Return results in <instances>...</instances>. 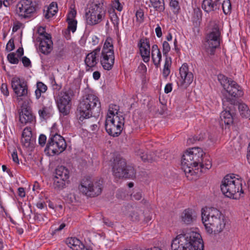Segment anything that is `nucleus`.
Returning a JSON list of instances; mask_svg holds the SVG:
<instances>
[{
	"mask_svg": "<svg viewBox=\"0 0 250 250\" xmlns=\"http://www.w3.org/2000/svg\"><path fill=\"white\" fill-rule=\"evenodd\" d=\"M66 244L73 250H83L84 245L75 237L68 238L65 240Z\"/></svg>",
	"mask_w": 250,
	"mask_h": 250,
	"instance_id": "nucleus-25",
	"label": "nucleus"
},
{
	"mask_svg": "<svg viewBox=\"0 0 250 250\" xmlns=\"http://www.w3.org/2000/svg\"><path fill=\"white\" fill-rule=\"evenodd\" d=\"M37 5L35 2L30 0H21L17 4V13L21 17L28 18L30 15L36 11Z\"/></svg>",
	"mask_w": 250,
	"mask_h": 250,
	"instance_id": "nucleus-13",
	"label": "nucleus"
},
{
	"mask_svg": "<svg viewBox=\"0 0 250 250\" xmlns=\"http://www.w3.org/2000/svg\"><path fill=\"white\" fill-rule=\"evenodd\" d=\"M111 20L115 26L116 30H118L119 18L116 14H113L111 17Z\"/></svg>",
	"mask_w": 250,
	"mask_h": 250,
	"instance_id": "nucleus-46",
	"label": "nucleus"
},
{
	"mask_svg": "<svg viewBox=\"0 0 250 250\" xmlns=\"http://www.w3.org/2000/svg\"><path fill=\"white\" fill-rule=\"evenodd\" d=\"M222 9L225 15L229 14L231 10V4L230 0H224L222 3Z\"/></svg>",
	"mask_w": 250,
	"mask_h": 250,
	"instance_id": "nucleus-37",
	"label": "nucleus"
},
{
	"mask_svg": "<svg viewBox=\"0 0 250 250\" xmlns=\"http://www.w3.org/2000/svg\"><path fill=\"white\" fill-rule=\"evenodd\" d=\"M21 61L23 65L25 67H28L31 65V62L27 57L25 56L22 57Z\"/></svg>",
	"mask_w": 250,
	"mask_h": 250,
	"instance_id": "nucleus-55",
	"label": "nucleus"
},
{
	"mask_svg": "<svg viewBox=\"0 0 250 250\" xmlns=\"http://www.w3.org/2000/svg\"><path fill=\"white\" fill-rule=\"evenodd\" d=\"M0 90L1 92L4 95L7 96L9 95V91L7 88V85L6 83H3L1 84L0 87Z\"/></svg>",
	"mask_w": 250,
	"mask_h": 250,
	"instance_id": "nucleus-51",
	"label": "nucleus"
},
{
	"mask_svg": "<svg viewBox=\"0 0 250 250\" xmlns=\"http://www.w3.org/2000/svg\"><path fill=\"white\" fill-rule=\"evenodd\" d=\"M79 189L87 196L91 197L97 196L102 193L103 181H91L90 177H84L79 187Z\"/></svg>",
	"mask_w": 250,
	"mask_h": 250,
	"instance_id": "nucleus-9",
	"label": "nucleus"
},
{
	"mask_svg": "<svg viewBox=\"0 0 250 250\" xmlns=\"http://www.w3.org/2000/svg\"><path fill=\"white\" fill-rule=\"evenodd\" d=\"M66 147L64 139L57 133L50 134V138L44 149V152L49 155H58Z\"/></svg>",
	"mask_w": 250,
	"mask_h": 250,
	"instance_id": "nucleus-10",
	"label": "nucleus"
},
{
	"mask_svg": "<svg viewBox=\"0 0 250 250\" xmlns=\"http://www.w3.org/2000/svg\"><path fill=\"white\" fill-rule=\"evenodd\" d=\"M73 95V91L69 88L65 91H62L56 100L57 107L59 111L65 116L70 112L71 104V97Z\"/></svg>",
	"mask_w": 250,
	"mask_h": 250,
	"instance_id": "nucleus-12",
	"label": "nucleus"
},
{
	"mask_svg": "<svg viewBox=\"0 0 250 250\" xmlns=\"http://www.w3.org/2000/svg\"><path fill=\"white\" fill-rule=\"evenodd\" d=\"M13 3V0H4L2 1L3 5L5 7L9 6Z\"/></svg>",
	"mask_w": 250,
	"mask_h": 250,
	"instance_id": "nucleus-63",
	"label": "nucleus"
},
{
	"mask_svg": "<svg viewBox=\"0 0 250 250\" xmlns=\"http://www.w3.org/2000/svg\"><path fill=\"white\" fill-rule=\"evenodd\" d=\"M8 61L12 64H17L19 62V59L15 57L14 53H10L7 55Z\"/></svg>",
	"mask_w": 250,
	"mask_h": 250,
	"instance_id": "nucleus-43",
	"label": "nucleus"
},
{
	"mask_svg": "<svg viewBox=\"0 0 250 250\" xmlns=\"http://www.w3.org/2000/svg\"><path fill=\"white\" fill-rule=\"evenodd\" d=\"M109 51L114 53L113 46L112 44V39L111 38H107L104 44L102 52H108Z\"/></svg>",
	"mask_w": 250,
	"mask_h": 250,
	"instance_id": "nucleus-35",
	"label": "nucleus"
},
{
	"mask_svg": "<svg viewBox=\"0 0 250 250\" xmlns=\"http://www.w3.org/2000/svg\"><path fill=\"white\" fill-rule=\"evenodd\" d=\"M151 57L154 64L157 67H158L160 64L162 58L161 52L159 51L157 53H153V54H151Z\"/></svg>",
	"mask_w": 250,
	"mask_h": 250,
	"instance_id": "nucleus-38",
	"label": "nucleus"
},
{
	"mask_svg": "<svg viewBox=\"0 0 250 250\" xmlns=\"http://www.w3.org/2000/svg\"><path fill=\"white\" fill-rule=\"evenodd\" d=\"M76 14V13L75 11H71L69 13V15H71L72 19H70V18H67V21L68 24L67 29L68 30L72 31V32H74L76 31L77 28V21L73 19V18L75 17Z\"/></svg>",
	"mask_w": 250,
	"mask_h": 250,
	"instance_id": "nucleus-31",
	"label": "nucleus"
},
{
	"mask_svg": "<svg viewBox=\"0 0 250 250\" xmlns=\"http://www.w3.org/2000/svg\"><path fill=\"white\" fill-rule=\"evenodd\" d=\"M115 61L114 53L110 51L102 52L100 57V63L103 68L106 70H111Z\"/></svg>",
	"mask_w": 250,
	"mask_h": 250,
	"instance_id": "nucleus-17",
	"label": "nucleus"
},
{
	"mask_svg": "<svg viewBox=\"0 0 250 250\" xmlns=\"http://www.w3.org/2000/svg\"><path fill=\"white\" fill-rule=\"evenodd\" d=\"M204 139V135L201 134L198 136H194L192 138H189L188 140V144H193L197 141H202Z\"/></svg>",
	"mask_w": 250,
	"mask_h": 250,
	"instance_id": "nucleus-41",
	"label": "nucleus"
},
{
	"mask_svg": "<svg viewBox=\"0 0 250 250\" xmlns=\"http://www.w3.org/2000/svg\"><path fill=\"white\" fill-rule=\"evenodd\" d=\"M119 106L116 104H111L109 106L108 113L107 114V116L108 115H110L111 116H114L116 115H121L119 113Z\"/></svg>",
	"mask_w": 250,
	"mask_h": 250,
	"instance_id": "nucleus-36",
	"label": "nucleus"
},
{
	"mask_svg": "<svg viewBox=\"0 0 250 250\" xmlns=\"http://www.w3.org/2000/svg\"><path fill=\"white\" fill-rule=\"evenodd\" d=\"M182 168L188 178V175H192L195 169H198V166L201 172H204L203 169H209L212 166L211 160L209 157L205 156L202 149L198 147L189 149L183 154L181 160Z\"/></svg>",
	"mask_w": 250,
	"mask_h": 250,
	"instance_id": "nucleus-1",
	"label": "nucleus"
},
{
	"mask_svg": "<svg viewBox=\"0 0 250 250\" xmlns=\"http://www.w3.org/2000/svg\"><path fill=\"white\" fill-rule=\"evenodd\" d=\"M38 32L40 36H42V38H44V36H46L48 33H46L45 28L42 27H40L38 30Z\"/></svg>",
	"mask_w": 250,
	"mask_h": 250,
	"instance_id": "nucleus-58",
	"label": "nucleus"
},
{
	"mask_svg": "<svg viewBox=\"0 0 250 250\" xmlns=\"http://www.w3.org/2000/svg\"><path fill=\"white\" fill-rule=\"evenodd\" d=\"M44 38H40L39 40L40 42V51L43 54H49L52 50L53 42L51 40L50 34H47Z\"/></svg>",
	"mask_w": 250,
	"mask_h": 250,
	"instance_id": "nucleus-19",
	"label": "nucleus"
},
{
	"mask_svg": "<svg viewBox=\"0 0 250 250\" xmlns=\"http://www.w3.org/2000/svg\"><path fill=\"white\" fill-rule=\"evenodd\" d=\"M136 17L137 20L140 21L143 20L144 13L141 9H140L136 12Z\"/></svg>",
	"mask_w": 250,
	"mask_h": 250,
	"instance_id": "nucleus-54",
	"label": "nucleus"
},
{
	"mask_svg": "<svg viewBox=\"0 0 250 250\" xmlns=\"http://www.w3.org/2000/svg\"><path fill=\"white\" fill-rule=\"evenodd\" d=\"M142 197V194L141 192H137L131 195V198L133 200H140Z\"/></svg>",
	"mask_w": 250,
	"mask_h": 250,
	"instance_id": "nucleus-56",
	"label": "nucleus"
},
{
	"mask_svg": "<svg viewBox=\"0 0 250 250\" xmlns=\"http://www.w3.org/2000/svg\"><path fill=\"white\" fill-rule=\"evenodd\" d=\"M19 118L20 122L23 124L31 123L34 119V117L30 109L27 107H24L23 106L21 111L20 112Z\"/></svg>",
	"mask_w": 250,
	"mask_h": 250,
	"instance_id": "nucleus-23",
	"label": "nucleus"
},
{
	"mask_svg": "<svg viewBox=\"0 0 250 250\" xmlns=\"http://www.w3.org/2000/svg\"><path fill=\"white\" fill-rule=\"evenodd\" d=\"M113 175L119 179H133L136 176L134 167L128 165L126 160L120 156L113 157L110 161Z\"/></svg>",
	"mask_w": 250,
	"mask_h": 250,
	"instance_id": "nucleus-5",
	"label": "nucleus"
},
{
	"mask_svg": "<svg viewBox=\"0 0 250 250\" xmlns=\"http://www.w3.org/2000/svg\"><path fill=\"white\" fill-rule=\"evenodd\" d=\"M34 219L36 221L42 222L46 221L47 219V217L45 216V214L37 213L35 215Z\"/></svg>",
	"mask_w": 250,
	"mask_h": 250,
	"instance_id": "nucleus-45",
	"label": "nucleus"
},
{
	"mask_svg": "<svg viewBox=\"0 0 250 250\" xmlns=\"http://www.w3.org/2000/svg\"><path fill=\"white\" fill-rule=\"evenodd\" d=\"M202 220L209 234H217L223 231L226 223L225 217L217 209L205 208L202 209Z\"/></svg>",
	"mask_w": 250,
	"mask_h": 250,
	"instance_id": "nucleus-4",
	"label": "nucleus"
},
{
	"mask_svg": "<svg viewBox=\"0 0 250 250\" xmlns=\"http://www.w3.org/2000/svg\"><path fill=\"white\" fill-rule=\"evenodd\" d=\"M11 85L19 102L22 100V97L26 96L28 93L27 83L24 80L15 77L12 79Z\"/></svg>",
	"mask_w": 250,
	"mask_h": 250,
	"instance_id": "nucleus-14",
	"label": "nucleus"
},
{
	"mask_svg": "<svg viewBox=\"0 0 250 250\" xmlns=\"http://www.w3.org/2000/svg\"><path fill=\"white\" fill-rule=\"evenodd\" d=\"M202 8L208 13L218 10L220 8L219 0H215L214 1L212 0H204L202 3Z\"/></svg>",
	"mask_w": 250,
	"mask_h": 250,
	"instance_id": "nucleus-21",
	"label": "nucleus"
},
{
	"mask_svg": "<svg viewBox=\"0 0 250 250\" xmlns=\"http://www.w3.org/2000/svg\"><path fill=\"white\" fill-rule=\"evenodd\" d=\"M101 50L100 47H97L92 52L88 53L84 60V62L87 66L92 67L95 66L98 62L97 55L99 54Z\"/></svg>",
	"mask_w": 250,
	"mask_h": 250,
	"instance_id": "nucleus-20",
	"label": "nucleus"
},
{
	"mask_svg": "<svg viewBox=\"0 0 250 250\" xmlns=\"http://www.w3.org/2000/svg\"><path fill=\"white\" fill-rule=\"evenodd\" d=\"M193 211L191 209L188 208L185 209L182 214L181 218L182 221L186 224H191L194 220L193 216Z\"/></svg>",
	"mask_w": 250,
	"mask_h": 250,
	"instance_id": "nucleus-26",
	"label": "nucleus"
},
{
	"mask_svg": "<svg viewBox=\"0 0 250 250\" xmlns=\"http://www.w3.org/2000/svg\"><path fill=\"white\" fill-rule=\"evenodd\" d=\"M101 111V102L99 98L93 94L83 96L78 105L76 114L80 122L91 117H98Z\"/></svg>",
	"mask_w": 250,
	"mask_h": 250,
	"instance_id": "nucleus-2",
	"label": "nucleus"
},
{
	"mask_svg": "<svg viewBox=\"0 0 250 250\" xmlns=\"http://www.w3.org/2000/svg\"><path fill=\"white\" fill-rule=\"evenodd\" d=\"M136 154L137 155L140 156L141 159L144 162H147L152 163L153 161H155L157 160V158L159 157V156H157L155 152H149V153L146 154V157L145 155H142L144 154V150L141 149H139L136 150Z\"/></svg>",
	"mask_w": 250,
	"mask_h": 250,
	"instance_id": "nucleus-24",
	"label": "nucleus"
},
{
	"mask_svg": "<svg viewBox=\"0 0 250 250\" xmlns=\"http://www.w3.org/2000/svg\"><path fill=\"white\" fill-rule=\"evenodd\" d=\"M46 137L44 134H41L39 136V143L41 146H44L46 143Z\"/></svg>",
	"mask_w": 250,
	"mask_h": 250,
	"instance_id": "nucleus-53",
	"label": "nucleus"
},
{
	"mask_svg": "<svg viewBox=\"0 0 250 250\" xmlns=\"http://www.w3.org/2000/svg\"><path fill=\"white\" fill-rule=\"evenodd\" d=\"M152 6L156 11L161 12L165 10L164 0H149Z\"/></svg>",
	"mask_w": 250,
	"mask_h": 250,
	"instance_id": "nucleus-33",
	"label": "nucleus"
},
{
	"mask_svg": "<svg viewBox=\"0 0 250 250\" xmlns=\"http://www.w3.org/2000/svg\"><path fill=\"white\" fill-rule=\"evenodd\" d=\"M32 132L30 128L26 127L24 129L22 133V137H27V138L31 137Z\"/></svg>",
	"mask_w": 250,
	"mask_h": 250,
	"instance_id": "nucleus-50",
	"label": "nucleus"
},
{
	"mask_svg": "<svg viewBox=\"0 0 250 250\" xmlns=\"http://www.w3.org/2000/svg\"><path fill=\"white\" fill-rule=\"evenodd\" d=\"M217 77L221 85L229 94V97H226V102L231 105L237 104V99L244 94L242 87L236 82L223 74H219Z\"/></svg>",
	"mask_w": 250,
	"mask_h": 250,
	"instance_id": "nucleus-6",
	"label": "nucleus"
},
{
	"mask_svg": "<svg viewBox=\"0 0 250 250\" xmlns=\"http://www.w3.org/2000/svg\"><path fill=\"white\" fill-rule=\"evenodd\" d=\"M202 11L200 8H197L194 9V18L196 19V20H199L202 18Z\"/></svg>",
	"mask_w": 250,
	"mask_h": 250,
	"instance_id": "nucleus-48",
	"label": "nucleus"
},
{
	"mask_svg": "<svg viewBox=\"0 0 250 250\" xmlns=\"http://www.w3.org/2000/svg\"><path fill=\"white\" fill-rule=\"evenodd\" d=\"M37 89L35 90V95L36 99H39L42 93H44L47 89V86L41 82H38L36 84Z\"/></svg>",
	"mask_w": 250,
	"mask_h": 250,
	"instance_id": "nucleus-32",
	"label": "nucleus"
},
{
	"mask_svg": "<svg viewBox=\"0 0 250 250\" xmlns=\"http://www.w3.org/2000/svg\"><path fill=\"white\" fill-rule=\"evenodd\" d=\"M172 90V84L171 83H167L166 84L165 87V92L166 93H168L170 92Z\"/></svg>",
	"mask_w": 250,
	"mask_h": 250,
	"instance_id": "nucleus-61",
	"label": "nucleus"
},
{
	"mask_svg": "<svg viewBox=\"0 0 250 250\" xmlns=\"http://www.w3.org/2000/svg\"><path fill=\"white\" fill-rule=\"evenodd\" d=\"M220 188L223 194L233 199L239 198L241 194L244 193L240 181L238 179L234 180L233 177L229 175L224 178Z\"/></svg>",
	"mask_w": 250,
	"mask_h": 250,
	"instance_id": "nucleus-8",
	"label": "nucleus"
},
{
	"mask_svg": "<svg viewBox=\"0 0 250 250\" xmlns=\"http://www.w3.org/2000/svg\"><path fill=\"white\" fill-rule=\"evenodd\" d=\"M233 116L229 110H224L223 111L220 115V120L219 124L222 128H226L227 126H229L233 123Z\"/></svg>",
	"mask_w": 250,
	"mask_h": 250,
	"instance_id": "nucleus-22",
	"label": "nucleus"
},
{
	"mask_svg": "<svg viewBox=\"0 0 250 250\" xmlns=\"http://www.w3.org/2000/svg\"><path fill=\"white\" fill-rule=\"evenodd\" d=\"M31 137H29L27 138L26 137H22L21 138V143L22 145L25 147H28L30 146L31 144Z\"/></svg>",
	"mask_w": 250,
	"mask_h": 250,
	"instance_id": "nucleus-49",
	"label": "nucleus"
},
{
	"mask_svg": "<svg viewBox=\"0 0 250 250\" xmlns=\"http://www.w3.org/2000/svg\"><path fill=\"white\" fill-rule=\"evenodd\" d=\"M53 186L55 189H62L64 188L66 184H68L69 180H65L63 178H59V177L55 176L53 178Z\"/></svg>",
	"mask_w": 250,
	"mask_h": 250,
	"instance_id": "nucleus-28",
	"label": "nucleus"
},
{
	"mask_svg": "<svg viewBox=\"0 0 250 250\" xmlns=\"http://www.w3.org/2000/svg\"><path fill=\"white\" fill-rule=\"evenodd\" d=\"M171 250H204V244L201 235L190 231L179 234L171 244Z\"/></svg>",
	"mask_w": 250,
	"mask_h": 250,
	"instance_id": "nucleus-3",
	"label": "nucleus"
},
{
	"mask_svg": "<svg viewBox=\"0 0 250 250\" xmlns=\"http://www.w3.org/2000/svg\"><path fill=\"white\" fill-rule=\"evenodd\" d=\"M12 157L13 161L15 163H16L17 164H19V159H18V157L17 152L16 151H13V152L12 154Z\"/></svg>",
	"mask_w": 250,
	"mask_h": 250,
	"instance_id": "nucleus-59",
	"label": "nucleus"
},
{
	"mask_svg": "<svg viewBox=\"0 0 250 250\" xmlns=\"http://www.w3.org/2000/svg\"><path fill=\"white\" fill-rule=\"evenodd\" d=\"M58 11V6L56 2H52L47 8L44 16L46 19H49L55 15Z\"/></svg>",
	"mask_w": 250,
	"mask_h": 250,
	"instance_id": "nucleus-30",
	"label": "nucleus"
},
{
	"mask_svg": "<svg viewBox=\"0 0 250 250\" xmlns=\"http://www.w3.org/2000/svg\"><path fill=\"white\" fill-rule=\"evenodd\" d=\"M169 5L174 12H178L180 9L179 2L177 0H171Z\"/></svg>",
	"mask_w": 250,
	"mask_h": 250,
	"instance_id": "nucleus-44",
	"label": "nucleus"
},
{
	"mask_svg": "<svg viewBox=\"0 0 250 250\" xmlns=\"http://www.w3.org/2000/svg\"><path fill=\"white\" fill-rule=\"evenodd\" d=\"M55 176L68 180L69 178V170L64 166H58L55 170Z\"/></svg>",
	"mask_w": 250,
	"mask_h": 250,
	"instance_id": "nucleus-27",
	"label": "nucleus"
},
{
	"mask_svg": "<svg viewBox=\"0 0 250 250\" xmlns=\"http://www.w3.org/2000/svg\"><path fill=\"white\" fill-rule=\"evenodd\" d=\"M100 76H101V74L99 71H95L93 73V78L96 80L99 79L100 78Z\"/></svg>",
	"mask_w": 250,
	"mask_h": 250,
	"instance_id": "nucleus-64",
	"label": "nucleus"
},
{
	"mask_svg": "<svg viewBox=\"0 0 250 250\" xmlns=\"http://www.w3.org/2000/svg\"><path fill=\"white\" fill-rule=\"evenodd\" d=\"M234 105H237L239 111L242 117L249 118L250 116V110L248 106L244 103H239L237 101V104Z\"/></svg>",
	"mask_w": 250,
	"mask_h": 250,
	"instance_id": "nucleus-29",
	"label": "nucleus"
},
{
	"mask_svg": "<svg viewBox=\"0 0 250 250\" xmlns=\"http://www.w3.org/2000/svg\"><path fill=\"white\" fill-rule=\"evenodd\" d=\"M39 114L40 116L44 119H47L50 116V113L48 109L45 107L39 111Z\"/></svg>",
	"mask_w": 250,
	"mask_h": 250,
	"instance_id": "nucleus-40",
	"label": "nucleus"
},
{
	"mask_svg": "<svg viewBox=\"0 0 250 250\" xmlns=\"http://www.w3.org/2000/svg\"><path fill=\"white\" fill-rule=\"evenodd\" d=\"M171 65L170 57H167L165 59V62L163 70V75L164 78H167L170 73V67Z\"/></svg>",
	"mask_w": 250,
	"mask_h": 250,
	"instance_id": "nucleus-34",
	"label": "nucleus"
},
{
	"mask_svg": "<svg viewBox=\"0 0 250 250\" xmlns=\"http://www.w3.org/2000/svg\"><path fill=\"white\" fill-rule=\"evenodd\" d=\"M138 46L143 61L145 62H148L150 58V44L148 39L146 38L141 39Z\"/></svg>",
	"mask_w": 250,
	"mask_h": 250,
	"instance_id": "nucleus-18",
	"label": "nucleus"
},
{
	"mask_svg": "<svg viewBox=\"0 0 250 250\" xmlns=\"http://www.w3.org/2000/svg\"><path fill=\"white\" fill-rule=\"evenodd\" d=\"M124 123L125 119L123 115H108L105 121V128L109 135L117 137L121 133Z\"/></svg>",
	"mask_w": 250,
	"mask_h": 250,
	"instance_id": "nucleus-11",
	"label": "nucleus"
},
{
	"mask_svg": "<svg viewBox=\"0 0 250 250\" xmlns=\"http://www.w3.org/2000/svg\"><path fill=\"white\" fill-rule=\"evenodd\" d=\"M141 212V211L137 208H135L131 211L130 215L133 221H138L140 220Z\"/></svg>",
	"mask_w": 250,
	"mask_h": 250,
	"instance_id": "nucleus-39",
	"label": "nucleus"
},
{
	"mask_svg": "<svg viewBox=\"0 0 250 250\" xmlns=\"http://www.w3.org/2000/svg\"><path fill=\"white\" fill-rule=\"evenodd\" d=\"M155 33L156 36L158 38H160L162 36V30L161 27L158 24L157 27L155 28Z\"/></svg>",
	"mask_w": 250,
	"mask_h": 250,
	"instance_id": "nucleus-60",
	"label": "nucleus"
},
{
	"mask_svg": "<svg viewBox=\"0 0 250 250\" xmlns=\"http://www.w3.org/2000/svg\"><path fill=\"white\" fill-rule=\"evenodd\" d=\"M220 36L221 32L219 25L216 23H214L211 31L206 36V42L208 45L219 46Z\"/></svg>",
	"mask_w": 250,
	"mask_h": 250,
	"instance_id": "nucleus-16",
	"label": "nucleus"
},
{
	"mask_svg": "<svg viewBox=\"0 0 250 250\" xmlns=\"http://www.w3.org/2000/svg\"><path fill=\"white\" fill-rule=\"evenodd\" d=\"M180 79L177 83L178 86L186 88L193 80V74L189 72L188 65L187 63H184L179 69Z\"/></svg>",
	"mask_w": 250,
	"mask_h": 250,
	"instance_id": "nucleus-15",
	"label": "nucleus"
},
{
	"mask_svg": "<svg viewBox=\"0 0 250 250\" xmlns=\"http://www.w3.org/2000/svg\"><path fill=\"white\" fill-rule=\"evenodd\" d=\"M13 39H11L7 42L6 46V50L7 52L12 51L15 48V44Z\"/></svg>",
	"mask_w": 250,
	"mask_h": 250,
	"instance_id": "nucleus-47",
	"label": "nucleus"
},
{
	"mask_svg": "<svg viewBox=\"0 0 250 250\" xmlns=\"http://www.w3.org/2000/svg\"><path fill=\"white\" fill-rule=\"evenodd\" d=\"M18 194L21 197H25V193L23 188H18Z\"/></svg>",
	"mask_w": 250,
	"mask_h": 250,
	"instance_id": "nucleus-62",
	"label": "nucleus"
},
{
	"mask_svg": "<svg viewBox=\"0 0 250 250\" xmlns=\"http://www.w3.org/2000/svg\"><path fill=\"white\" fill-rule=\"evenodd\" d=\"M170 50V46L169 44L167 42L164 41L163 43V53L166 58L168 57V53Z\"/></svg>",
	"mask_w": 250,
	"mask_h": 250,
	"instance_id": "nucleus-42",
	"label": "nucleus"
},
{
	"mask_svg": "<svg viewBox=\"0 0 250 250\" xmlns=\"http://www.w3.org/2000/svg\"><path fill=\"white\" fill-rule=\"evenodd\" d=\"M64 55V51L62 50H61L58 52H57L54 56V58L56 60H59L62 59Z\"/></svg>",
	"mask_w": 250,
	"mask_h": 250,
	"instance_id": "nucleus-57",
	"label": "nucleus"
},
{
	"mask_svg": "<svg viewBox=\"0 0 250 250\" xmlns=\"http://www.w3.org/2000/svg\"><path fill=\"white\" fill-rule=\"evenodd\" d=\"M105 10L104 0H93L90 1L85 13L87 24L94 25L100 22L104 17Z\"/></svg>",
	"mask_w": 250,
	"mask_h": 250,
	"instance_id": "nucleus-7",
	"label": "nucleus"
},
{
	"mask_svg": "<svg viewBox=\"0 0 250 250\" xmlns=\"http://www.w3.org/2000/svg\"><path fill=\"white\" fill-rule=\"evenodd\" d=\"M219 46H214V45H208V47L207 48V52L210 55L214 54V52L216 48Z\"/></svg>",
	"mask_w": 250,
	"mask_h": 250,
	"instance_id": "nucleus-52",
	"label": "nucleus"
}]
</instances>
